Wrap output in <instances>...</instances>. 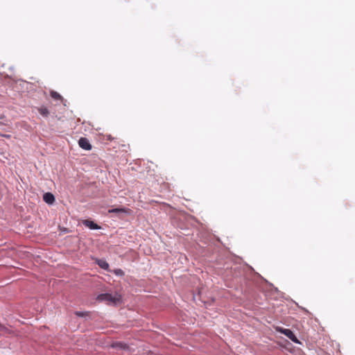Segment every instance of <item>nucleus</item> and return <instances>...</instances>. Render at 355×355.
Returning <instances> with one entry per match:
<instances>
[{"label":"nucleus","mask_w":355,"mask_h":355,"mask_svg":"<svg viewBox=\"0 0 355 355\" xmlns=\"http://www.w3.org/2000/svg\"><path fill=\"white\" fill-rule=\"evenodd\" d=\"M276 330H277V331L285 335L286 337H288L289 339H291L295 343H297V344L300 343L299 340L297 338L295 335L293 334V332L291 329H284L282 327H277L276 328Z\"/></svg>","instance_id":"obj_1"},{"label":"nucleus","mask_w":355,"mask_h":355,"mask_svg":"<svg viewBox=\"0 0 355 355\" xmlns=\"http://www.w3.org/2000/svg\"><path fill=\"white\" fill-rule=\"evenodd\" d=\"M97 300L99 301H105L108 303L116 304V302H119L120 298L119 297H114L109 293H104L99 295L97 297Z\"/></svg>","instance_id":"obj_2"},{"label":"nucleus","mask_w":355,"mask_h":355,"mask_svg":"<svg viewBox=\"0 0 355 355\" xmlns=\"http://www.w3.org/2000/svg\"><path fill=\"white\" fill-rule=\"evenodd\" d=\"M78 144L83 149L87 150L92 149V145L90 144L89 140L85 137H81L78 141Z\"/></svg>","instance_id":"obj_3"},{"label":"nucleus","mask_w":355,"mask_h":355,"mask_svg":"<svg viewBox=\"0 0 355 355\" xmlns=\"http://www.w3.org/2000/svg\"><path fill=\"white\" fill-rule=\"evenodd\" d=\"M43 200L45 202L51 205L55 201V197L51 193H45L43 196Z\"/></svg>","instance_id":"obj_4"},{"label":"nucleus","mask_w":355,"mask_h":355,"mask_svg":"<svg viewBox=\"0 0 355 355\" xmlns=\"http://www.w3.org/2000/svg\"><path fill=\"white\" fill-rule=\"evenodd\" d=\"M83 224L91 230H98L101 228L96 223L89 220H84Z\"/></svg>","instance_id":"obj_5"},{"label":"nucleus","mask_w":355,"mask_h":355,"mask_svg":"<svg viewBox=\"0 0 355 355\" xmlns=\"http://www.w3.org/2000/svg\"><path fill=\"white\" fill-rule=\"evenodd\" d=\"M96 263L98 264V266L100 268H103L104 270H107L108 268H109L108 263L106 261L103 260V259H97L96 261Z\"/></svg>","instance_id":"obj_6"},{"label":"nucleus","mask_w":355,"mask_h":355,"mask_svg":"<svg viewBox=\"0 0 355 355\" xmlns=\"http://www.w3.org/2000/svg\"><path fill=\"white\" fill-rule=\"evenodd\" d=\"M112 347L113 348H120L123 349H127L128 346L125 343L122 342H116L112 344Z\"/></svg>","instance_id":"obj_7"},{"label":"nucleus","mask_w":355,"mask_h":355,"mask_svg":"<svg viewBox=\"0 0 355 355\" xmlns=\"http://www.w3.org/2000/svg\"><path fill=\"white\" fill-rule=\"evenodd\" d=\"M37 110L39 113L43 116L47 117L49 114V111L46 107L42 106L39 107Z\"/></svg>","instance_id":"obj_8"},{"label":"nucleus","mask_w":355,"mask_h":355,"mask_svg":"<svg viewBox=\"0 0 355 355\" xmlns=\"http://www.w3.org/2000/svg\"><path fill=\"white\" fill-rule=\"evenodd\" d=\"M51 96L55 100H61L62 99V97L60 94H58L57 92L51 91L50 93Z\"/></svg>","instance_id":"obj_9"},{"label":"nucleus","mask_w":355,"mask_h":355,"mask_svg":"<svg viewBox=\"0 0 355 355\" xmlns=\"http://www.w3.org/2000/svg\"><path fill=\"white\" fill-rule=\"evenodd\" d=\"M109 213H125L126 212L125 209L123 208H116L112 209L108 211Z\"/></svg>","instance_id":"obj_10"},{"label":"nucleus","mask_w":355,"mask_h":355,"mask_svg":"<svg viewBox=\"0 0 355 355\" xmlns=\"http://www.w3.org/2000/svg\"><path fill=\"white\" fill-rule=\"evenodd\" d=\"M75 315L78 317H86L89 315V313L86 311H76Z\"/></svg>","instance_id":"obj_11"},{"label":"nucleus","mask_w":355,"mask_h":355,"mask_svg":"<svg viewBox=\"0 0 355 355\" xmlns=\"http://www.w3.org/2000/svg\"><path fill=\"white\" fill-rule=\"evenodd\" d=\"M116 274H119V273L121 274V273H122V271H121V270L119 269L117 272H116Z\"/></svg>","instance_id":"obj_12"}]
</instances>
